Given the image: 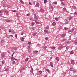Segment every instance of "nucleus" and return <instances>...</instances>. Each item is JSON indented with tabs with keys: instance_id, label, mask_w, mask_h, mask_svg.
<instances>
[{
	"instance_id": "1",
	"label": "nucleus",
	"mask_w": 77,
	"mask_h": 77,
	"mask_svg": "<svg viewBox=\"0 0 77 77\" xmlns=\"http://www.w3.org/2000/svg\"><path fill=\"white\" fill-rule=\"evenodd\" d=\"M49 9L51 11H53L54 9V8L52 6H50Z\"/></svg>"
},
{
	"instance_id": "2",
	"label": "nucleus",
	"mask_w": 77,
	"mask_h": 77,
	"mask_svg": "<svg viewBox=\"0 0 77 77\" xmlns=\"http://www.w3.org/2000/svg\"><path fill=\"white\" fill-rule=\"evenodd\" d=\"M34 20H38V17L36 16V14H34Z\"/></svg>"
},
{
	"instance_id": "3",
	"label": "nucleus",
	"mask_w": 77,
	"mask_h": 77,
	"mask_svg": "<svg viewBox=\"0 0 77 77\" xmlns=\"http://www.w3.org/2000/svg\"><path fill=\"white\" fill-rule=\"evenodd\" d=\"M44 32L45 33H50V32L48 31L47 29H45Z\"/></svg>"
},
{
	"instance_id": "4",
	"label": "nucleus",
	"mask_w": 77,
	"mask_h": 77,
	"mask_svg": "<svg viewBox=\"0 0 77 77\" xmlns=\"http://www.w3.org/2000/svg\"><path fill=\"white\" fill-rule=\"evenodd\" d=\"M5 57V54L4 53L2 54L1 55V58H4Z\"/></svg>"
},
{
	"instance_id": "5",
	"label": "nucleus",
	"mask_w": 77,
	"mask_h": 77,
	"mask_svg": "<svg viewBox=\"0 0 77 77\" xmlns=\"http://www.w3.org/2000/svg\"><path fill=\"white\" fill-rule=\"evenodd\" d=\"M74 60H71V64L72 65H74L75 64V63L74 62Z\"/></svg>"
},
{
	"instance_id": "6",
	"label": "nucleus",
	"mask_w": 77,
	"mask_h": 77,
	"mask_svg": "<svg viewBox=\"0 0 77 77\" xmlns=\"http://www.w3.org/2000/svg\"><path fill=\"white\" fill-rule=\"evenodd\" d=\"M63 48V47L62 46V45H61V46H59L58 49L59 50H60L61 49H62Z\"/></svg>"
},
{
	"instance_id": "7",
	"label": "nucleus",
	"mask_w": 77,
	"mask_h": 77,
	"mask_svg": "<svg viewBox=\"0 0 77 77\" xmlns=\"http://www.w3.org/2000/svg\"><path fill=\"white\" fill-rule=\"evenodd\" d=\"M60 5L61 6H64L65 5V4H64V3H63V2H61Z\"/></svg>"
},
{
	"instance_id": "8",
	"label": "nucleus",
	"mask_w": 77,
	"mask_h": 77,
	"mask_svg": "<svg viewBox=\"0 0 77 77\" xmlns=\"http://www.w3.org/2000/svg\"><path fill=\"white\" fill-rule=\"evenodd\" d=\"M50 65L51 67H52V68H53V67H54V66H53V63H52V62H50Z\"/></svg>"
},
{
	"instance_id": "9",
	"label": "nucleus",
	"mask_w": 77,
	"mask_h": 77,
	"mask_svg": "<svg viewBox=\"0 0 77 77\" xmlns=\"http://www.w3.org/2000/svg\"><path fill=\"white\" fill-rule=\"evenodd\" d=\"M56 23H55V22H53L52 24V26H56Z\"/></svg>"
},
{
	"instance_id": "10",
	"label": "nucleus",
	"mask_w": 77,
	"mask_h": 77,
	"mask_svg": "<svg viewBox=\"0 0 77 77\" xmlns=\"http://www.w3.org/2000/svg\"><path fill=\"white\" fill-rule=\"evenodd\" d=\"M42 71L40 70L39 71H38V75H41V74H42Z\"/></svg>"
},
{
	"instance_id": "11",
	"label": "nucleus",
	"mask_w": 77,
	"mask_h": 77,
	"mask_svg": "<svg viewBox=\"0 0 77 77\" xmlns=\"http://www.w3.org/2000/svg\"><path fill=\"white\" fill-rule=\"evenodd\" d=\"M39 6V3H37L35 5V7H38Z\"/></svg>"
},
{
	"instance_id": "12",
	"label": "nucleus",
	"mask_w": 77,
	"mask_h": 77,
	"mask_svg": "<svg viewBox=\"0 0 77 77\" xmlns=\"http://www.w3.org/2000/svg\"><path fill=\"white\" fill-rule=\"evenodd\" d=\"M66 36V34H63L61 35V37L62 38H63V37H65Z\"/></svg>"
},
{
	"instance_id": "13",
	"label": "nucleus",
	"mask_w": 77,
	"mask_h": 77,
	"mask_svg": "<svg viewBox=\"0 0 77 77\" xmlns=\"http://www.w3.org/2000/svg\"><path fill=\"white\" fill-rule=\"evenodd\" d=\"M12 50H18V48H17L16 47H13Z\"/></svg>"
},
{
	"instance_id": "14",
	"label": "nucleus",
	"mask_w": 77,
	"mask_h": 77,
	"mask_svg": "<svg viewBox=\"0 0 77 77\" xmlns=\"http://www.w3.org/2000/svg\"><path fill=\"white\" fill-rule=\"evenodd\" d=\"M66 41V38H64L63 39L61 40V42H64L65 41Z\"/></svg>"
},
{
	"instance_id": "15",
	"label": "nucleus",
	"mask_w": 77,
	"mask_h": 77,
	"mask_svg": "<svg viewBox=\"0 0 77 77\" xmlns=\"http://www.w3.org/2000/svg\"><path fill=\"white\" fill-rule=\"evenodd\" d=\"M20 39L22 41H24V38L23 37L20 38Z\"/></svg>"
},
{
	"instance_id": "16",
	"label": "nucleus",
	"mask_w": 77,
	"mask_h": 77,
	"mask_svg": "<svg viewBox=\"0 0 77 77\" xmlns=\"http://www.w3.org/2000/svg\"><path fill=\"white\" fill-rule=\"evenodd\" d=\"M20 3H21L22 4H23V5H24V2H23V1L22 0H20Z\"/></svg>"
},
{
	"instance_id": "17",
	"label": "nucleus",
	"mask_w": 77,
	"mask_h": 77,
	"mask_svg": "<svg viewBox=\"0 0 77 77\" xmlns=\"http://www.w3.org/2000/svg\"><path fill=\"white\" fill-rule=\"evenodd\" d=\"M11 60L12 61H13V60H14L15 59V58L13 57H11Z\"/></svg>"
},
{
	"instance_id": "18",
	"label": "nucleus",
	"mask_w": 77,
	"mask_h": 77,
	"mask_svg": "<svg viewBox=\"0 0 77 77\" xmlns=\"http://www.w3.org/2000/svg\"><path fill=\"white\" fill-rule=\"evenodd\" d=\"M69 20H72V17H69Z\"/></svg>"
},
{
	"instance_id": "19",
	"label": "nucleus",
	"mask_w": 77,
	"mask_h": 77,
	"mask_svg": "<svg viewBox=\"0 0 77 77\" xmlns=\"http://www.w3.org/2000/svg\"><path fill=\"white\" fill-rule=\"evenodd\" d=\"M45 69L46 71H47V72H48V73H50V70L48 69Z\"/></svg>"
},
{
	"instance_id": "20",
	"label": "nucleus",
	"mask_w": 77,
	"mask_h": 77,
	"mask_svg": "<svg viewBox=\"0 0 77 77\" xmlns=\"http://www.w3.org/2000/svg\"><path fill=\"white\" fill-rule=\"evenodd\" d=\"M35 22H32V23H31V26H33L34 25H35Z\"/></svg>"
},
{
	"instance_id": "21",
	"label": "nucleus",
	"mask_w": 77,
	"mask_h": 77,
	"mask_svg": "<svg viewBox=\"0 0 77 77\" xmlns=\"http://www.w3.org/2000/svg\"><path fill=\"white\" fill-rule=\"evenodd\" d=\"M74 43L75 45H77V40H76L75 41Z\"/></svg>"
},
{
	"instance_id": "22",
	"label": "nucleus",
	"mask_w": 77,
	"mask_h": 77,
	"mask_svg": "<svg viewBox=\"0 0 77 77\" xmlns=\"http://www.w3.org/2000/svg\"><path fill=\"white\" fill-rule=\"evenodd\" d=\"M69 70H70V71H73V70H74V68H70L69 69Z\"/></svg>"
},
{
	"instance_id": "23",
	"label": "nucleus",
	"mask_w": 77,
	"mask_h": 77,
	"mask_svg": "<svg viewBox=\"0 0 77 77\" xmlns=\"http://www.w3.org/2000/svg\"><path fill=\"white\" fill-rule=\"evenodd\" d=\"M4 12H5L6 14H8V13H9V12L7 10H5L4 11Z\"/></svg>"
},
{
	"instance_id": "24",
	"label": "nucleus",
	"mask_w": 77,
	"mask_h": 77,
	"mask_svg": "<svg viewBox=\"0 0 77 77\" xmlns=\"http://www.w3.org/2000/svg\"><path fill=\"white\" fill-rule=\"evenodd\" d=\"M1 42L2 43H5L6 42L4 40H2Z\"/></svg>"
},
{
	"instance_id": "25",
	"label": "nucleus",
	"mask_w": 77,
	"mask_h": 77,
	"mask_svg": "<svg viewBox=\"0 0 77 77\" xmlns=\"http://www.w3.org/2000/svg\"><path fill=\"white\" fill-rule=\"evenodd\" d=\"M38 21V20H34V21H35V23H36V24H39V22H37V21Z\"/></svg>"
},
{
	"instance_id": "26",
	"label": "nucleus",
	"mask_w": 77,
	"mask_h": 77,
	"mask_svg": "<svg viewBox=\"0 0 77 77\" xmlns=\"http://www.w3.org/2000/svg\"><path fill=\"white\" fill-rule=\"evenodd\" d=\"M36 34H37L36 32L33 33L32 34V35H33V36H35Z\"/></svg>"
},
{
	"instance_id": "27",
	"label": "nucleus",
	"mask_w": 77,
	"mask_h": 77,
	"mask_svg": "<svg viewBox=\"0 0 77 77\" xmlns=\"http://www.w3.org/2000/svg\"><path fill=\"white\" fill-rule=\"evenodd\" d=\"M40 11L41 12H44V10L42 9H41Z\"/></svg>"
},
{
	"instance_id": "28",
	"label": "nucleus",
	"mask_w": 77,
	"mask_h": 77,
	"mask_svg": "<svg viewBox=\"0 0 77 77\" xmlns=\"http://www.w3.org/2000/svg\"><path fill=\"white\" fill-rule=\"evenodd\" d=\"M38 51H34L33 52V53H35V54H36L37 53H38Z\"/></svg>"
},
{
	"instance_id": "29",
	"label": "nucleus",
	"mask_w": 77,
	"mask_h": 77,
	"mask_svg": "<svg viewBox=\"0 0 77 77\" xmlns=\"http://www.w3.org/2000/svg\"><path fill=\"white\" fill-rule=\"evenodd\" d=\"M44 3L45 4L47 3V0H44Z\"/></svg>"
},
{
	"instance_id": "30",
	"label": "nucleus",
	"mask_w": 77,
	"mask_h": 77,
	"mask_svg": "<svg viewBox=\"0 0 77 77\" xmlns=\"http://www.w3.org/2000/svg\"><path fill=\"white\" fill-rule=\"evenodd\" d=\"M44 29H49V26H47L44 28Z\"/></svg>"
},
{
	"instance_id": "31",
	"label": "nucleus",
	"mask_w": 77,
	"mask_h": 77,
	"mask_svg": "<svg viewBox=\"0 0 77 77\" xmlns=\"http://www.w3.org/2000/svg\"><path fill=\"white\" fill-rule=\"evenodd\" d=\"M56 59L57 60V61H59V59L58 57H56Z\"/></svg>"
},
{
	"instance_id": "32",
	"label": "nucleus",
	"mask_w": 77,
	"mask_h": 77,
	"mask_svg": "<svg viewBox=\"0 0 77 77\" xmlns=\"http://www.w3.org/2000/svg\"><path fill=\"white\" fill-rule=\"evenodd\" d=\"M6 21L7 23H9V22H11V20H6Z\"/></svg>"
},
{
	"instance_id": "33",
	"label": "nucleus",
	"mask_w": 77,
	"mask_h": 77,
	"mask_svg": "<svg viewBox=\"0 0 77 77\" xmlns=\"http://www.w3.org/2000/svg\"><path fill=\"white\" fill-rule=\"evenodd\" d=\"M51 49H52V50H54V49H55V48H55V47H51Z\"/></svg>"
},
{
	"instance_id": "34",
	"label": "nucleus",
	"mask_w": 77,
	"mask_h": 77,
	"mask_svg": "<svg viewBox=\"0 0 77 77\" xmlns=\"http://www.w3.org/2000/svg\"><path fill=\"white\" fill-rule=\"evenodd\" d=\"M2 62V64H5V60H3Z\"/></svg>"
},
{
	"instance_id": "35",
	"label": "nucleus",
	"mask_w": 77,
	"mask_h": 77,
	"mask_svg": "<svg viewBox=\"0 0 77 77\" xmlns=\"http://www.w3.org/2000/svg\"><path fill=\"white\" fill-rule=\"evenodd\" d=\"M73 53H74V52L72 51H71L70 52V54H72Z\"/></svg>"
},
{
	"instance_id": "36",
	"label": "nucleus",
	"mask_w": 77,
	"mask_h": 77,
	"mask_svg": "<svg viewBox=\"0 0 77 77\" xmlns=\"http://www.w3.org/2000/svg\"><path fill=\"white\" fill-rule=\"evenodd\" d=\"M64 30H67L68 29V28L66 27H64Z\"/></svg>"
},
{
	"instance_id": "37",
	"label": "nucleus",
	"mask_w": 77,
	"mask_h": 77,
	"mask_svg": "<svg viewBox=\"0 0 77 77\" xmlns=\"http://www.w3.org/2000/svg\"><path fill=\"white\" fill-rule=\"evenodd\" d=\"M11 6L10 5H7V6L8 8H11Z\"/></svg>"
},
{
	"instance_id": "38",
	"label": "nucleus",
	"mask_w": 77,
	"mask_h": 77,
	"mask_svg": "<svg viewBox=\"0 0 77 77\" xmlns=\"http://www.w3.org/2000/svg\"><path fill=\"white\" fill-rule=\"evenodd\" d=\"M33 68H32L31 69V72H33Z\"/></svg>"
},
{
	"instance_id": "39",
	"label": "nucleus",
	"mask_w": 77,
	"mask_h": 77,
	"mask_svg": "<svg viewBox=\"0 0 77 77\" xmlns=\"http://www.w3.org/2000/svg\"><path fill=\"white\" fill-rule=\"evenodd\" d=\"M5 71H9V69H6L5 70Z\"/></svg>"
},
{
	"instance_id": "40",
	"label": "nucleus",
	"mask_w": 77,
	"mask_h": 77,
	"mask_svg": "<svg viewBox=\"0 0 77 77\" xmlns=\"http://www.w3.org/2000/svg\"><path fill=\"white\" fill-rule=\"evenodd\" d=\"M70 43H71V42L70 41H69L67 42V44H70Z\"/></svg>"
},
{
	"instance_id": "41",
	"label": "nucleus",
	"mask_w": 77,
	"mask_h": 77,
	"mask_svg": "<svg viewBox=\"0 0 77 77\" xmlns=\"http://www.w3.org/2000/svg\"><path fill=\"white\" fill-rule=\"evenodd\" d=\"M12 64H15V61H13L12 62Z\"/></svg>"
},
{
	"instance_id": "42",
	"label": "nucleus",
	"mask_w": 77,
	"mask_h": 77,
	"mask_svg": "<svg viewBox=\"0 0 77 77\" xmlns=\"http://www.w3.org/2000/svg\"><path fill=\"white\" fill-rule=\"evenodd\" d=\"M29 60V58H26L25 59V61H28V60Z\"/></svg>"
},
{
	"instance_id": "43",
	"label": "nucleus",
	"mask_w": 77,
	"mask_h": 77,
	"mask_svg": "<svg viewBox=\"0 0 77 77\" xmlns=\"http://www.w3.org/2000/svg\"><path fill=\"white\" fill-rule=\"evenodd\" d=\"M63 10L64 11H66V8H63Z\"/></svg>"
},
{
	"instance_id": "44",
	"label": "nucleus",
	"mask_w": 77,
	"mask_h": 77,
	"mask_svg": "<svg viewBox=\"0 0 77 77\" xmlns=\"http://www.w3.org/2000/svg\"><path fill=\"white\" fill-rule=\"evenodd\" d=\"M70 32H72V31L71 30V29L68 31L69 33H70Z\"/></svg>"
},
{
	"instance_id": "45",
	"label": "nucleus",
	"mask_w": 77,
	"mask_h": 77,
	"mask_svg": "<svg viewBox=\"0 0 77 77\" xmlns=\"http://www.w3.org/2000/svg\"><path fill=\"white\" fill-rule=\"evenodd\" d=\"M10 37H11V38H13V35H10Z\"/></svg>"
},
{
	"instance_id": "46",
	"label": "nucleus",
	"mask_w": 77,
	"mask_h": 77,
	"mask_svg": "<svg viewBox=\"0 0 77 77\" xmlns=\"http://www.w3.org/2000/svg\"><path fill=\"white\" fill-rule=\"evenodd\" d=\"M71 30H72V32H73L74 30V28H72V29H71Z\"/></svg>"
},
{
	"instance_id": "47",
	"label": "nucleus",
	"mask_w": 77,
	"mask_h": 77,
	"mask_svg": "<svg viewBox=\"0 0 77 77\" xmlns=\"http://www.w3.org/2000/svg\"><path fill=\"white\" fill-rule=\"evenodd\" d=\"M71 30H72V32H73L74 30V28H72V29H71Z\"/></svg>"
},
{
	"instance_id": "48",
	"label": "nucleus",
	"mask_w": 77,
	"mask_h": 77,
	"mask_svg": "<svg viewBox=\"0 0 77 77\" xmlns=\"http://www.w3.org/2000/svg\"><path fill=\"white\" fill-rule=\"evenodd\" d=\"M66 49L67 50H68L69 48V47H66Z\"/></svg>"
},
{
	"instance_id": "49",
	"label": "nucleus",
	"mask_w": 77,
	"mask_h": 77,
	"mask_svg": "<svg viewBox=\"0 0 77 77\" xmlns=\"http://www.w3.org/2000/svg\"><path fill=\"white\" fill-rule=\"evenodd\" d=\"M45 39H46V40H48V38L46 37L45 38Z\"/></svg>"
},
{
	"instance_id": "50",
	"label": "nucleus",
	"mask_w": 77,
	"mask_h": 77,
	"mask_svg": "<svg viewBox=\"0 0 77 77\" xmlns=\"http://www.w3.org/2000/svg\"><path fill=\"white\" fill-rule=\"evenodd\" d=\"M27 16H28V17H29V16H30V14H27Z\"/></svg>"
},
{
	"instance_id": "51",
	"label": "nucleus",
	"mask_w": 77,
	"mask_h": 77,
	"mask_svg": "<svg viewBox=\"0 0 77 77\" xmlns=\"http://www.w3.org/2000/svg\"><path fill=\"white\" fill-rule=\"evenodd\" d=\"M15 37L16 38H17V34L15 35Z\"/></svg>"
},
{
	"instance_id": "52",
	"label": "nucleus",
	"mask_w": 77,
	"mask_h": 77,
	"mask_svg": "<svg viewBox=\"0 0 77 77\" xmlns=\"http://www.w3.org/2000/svg\"><path fill=\"white\" fill-rule=\"evenodd\" d=\"M54 4L55 5H57V2H54Z\"/></svg>"
},
{
	"instance_id": "53",
	"label": "nucleus",
	"mask_w": 77,
	"mask_h": 77,
	"mask_svg": "<svg viewBox=\"0 0 77 77\" xmlns=\"http://www.w3.org/2000/svg\"><path fill=\"white\" fill-rule=\"evenodd\" d=\"M55 20H56V21H58V19H57V18H55Z\"/></svg>"
},
{
	"instance_id": "54",
	"label": "nucleus",
	"mask_w": 77,
	"mask_h": 77,
	"mask_svg": "<svg viewBox=\"0 0 77 77\" xmlns=\"http://www.w3.org/2000/svg\"><path fill=\"white\" fill-rule=\"evenodd\" d=\"M28 44H29V45H30V44H31V42H28Z\"/></svg>"
},
{
	"instance_id": "55",
	"label": "nucleus",
	"mask_w": 77,
	"mask_h": 77,
	"mask_svg": "<svg viewBox=\"0 0 77 77\" xmlns=\"http://www.w3.org/2000/svg\"><path fill=\"white\" fill-rule=\"evenodd\" d=\"M3 1L5 2H7V0H3Z\"/></svg>"
},
{
	"instance_id": "56",
	"label": "nucleus",
	"mask_w": 77,
	"mask_h": 77,
	"mask_svg": "<svg viewBox=\"0 0 77 77\" xmlns=\"http://www.w3.org/2000/svg\"><path fill=\"white\" fill-rule=\"evenodd\" d=\"M13 12H17V11L14 10V11H13Z\"/></svg>"
},
{
	"instance_id": "57",
	"label": "nucleus",
	"mask_w": 77,
	"mask_h": 77,
	"mask_svg": "<svg viewBox=\"0 0 77 77\" xmlns=\"http://www.w3.org/2000/svg\"><path fill=\"white\" fill-rule=\"evenodd\" d=\"M0 13H3V11H0Z\"/></svg>"
},
{
	"instance_id": "58",
	"label": "nucleus",
	"mask_w": 77,
	"mask_h": 77,
	"mask_svg": "<svg viewBox=\"0 0 77 77\" xmlns=\"http://www.w3.org/2000/svg\"><path fill=\"white\" fill-rule=\"evenodd\" d=\"M15 54V52H14V53L12 55V57H13V56H14V54Z\"/></svg>"
},
{
	"instance_id": "59",
	"label": "nucleus",
	"mask_w": 77,
	"mask_h": 77,
	"mask_svg": "<svg viewBox=\"0 0 77 77\" xmlns=\"http://www.w3.org/2000/svg\"><path fill=\"white\" fill-rule=\"evenodd\" d=\"M30 20H33V18L32 17H31L30 18Z\"/></svg>"
},
{
	"instance_id": "60",
	"label": "nucleus",
	"mask_w": 77,
	"mask_h": 77,
	"mask_svg": "<svg viewBox=\"0 0 77 77\" xmlns=\"http://www.w3.org/2000/svg\"><path fill=\"white\" fill-rule=\"evenodd\" d=\"M9 32H11V30L10 29L8 31Z\"/></svg>"
},
{
	"instance_id": "61",
	"label": "nucleus",
	"mask_w": 77,
	"mask_h": 77,
	"mask_svg": "<svg viewBox=\"0 0 77 77\" xmlns=\"http://www.w3.org/2000/svg\"><path fill=\"white\" fill-rule=\"evenodd\" d=\"M60 2H63V1H64V0H60Z\"/></svg>"
},
{
	"instance_id": "62",
	"label": "nucleus",
	"mask_w": 77,
	"mask_h": 77,
	"mask_svg": "<svg viewBox=\"0 0 77 77\" xmlns=\"http://www.w3.org/2000/svg\"><path fill=\"white\" fill-rule=\"evenodd\" d=\"M29 5H32L31 2H29Z\"/></svg>"
},
{
	"instance_id": "63",
	"label": "nucleus",
	"mask_w": 77,
	"mask_h": 77,
	"mask_svg": "<svg viewBox=\"0 0 77 77\" xmlns=\"http://www.w3.org/2000/svg\"><path fill=\"white\" fill-rule=\"evenodd\" d=\"M23 34H24V33L22 32L21 35H23Z\"/></svg>"
},
{
	"instance_id": "64",
	"label": "nucleus",
	"mask_w": 77,
	"mask_h": 77,
	"mask_svg": "<svg viewBox=\"0 0 77 77\" xmlns=\"http://www.w3.org/2000/svg\"><path fill=\"white\" fill-rule=\"evenodd\" d=\"M74 14H77V12H75L74 13Z\"/></svg>"
}]
</instances>
